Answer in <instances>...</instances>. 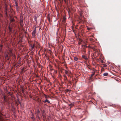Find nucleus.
I'll return each mask as SVG.
<instances>
[{"label": "nucleus", "instance_id": "nucleus-1", "mask_svg": "<svg viewBox=\"0 0 121 121\" xmlns=\"http://www.w3.org/2000/svg\"><path fill=\"white\" fill-rule=\"evenodd\" d=\"M36 28H35V29L32 32V35L33 37H35L36 35Z\"/></svg>", "mask_w": 121, "mask_h": 121}, {"label": "nucleus", "instance_id": "nucleus-2", "mask_svg": "<svg viewBox=\"0 0 121 121\" xmlns=\"http://www.w3.org/2000/svg\"><path fill=\"white\" fill-rule=\"evenodd\" d=\"M14 19L13 18H11L10 19V22L11 23L12 25V26H13V24L15 22L14 21Z\"/></svg>", "mask_w": 121, "mask_h": 121}, {"label": "nucleus", "instance_id": "nucleus-3", "mask_svg": "<svg viewBox=\"0 0 121 121\" xmlns=\"http://www.w3.org/2000/svg\"><path fill=\"white\" fill-rule=\"evenodd\" d=\"M4 95L3 96V98L4 99V101L6 102H8V100L7 99V97L5 96V95H4Z\"/></svg>", "mask_w": 121, "mask_h": 121}, {"label": "nucleus", "instance_id": "nucleus-4", "mask_svg": "<svg viewBox=\"0 0 121 121\" xmlns=\"http://www.w3.org/2000/svg\"><path fill=\"white\" fill-rule=\"evenodd\" d=\"M43 102L44 103L47 102L49 103H50V101L47 99H46L45 100H43Z\"/></svg>", "mask_w": 121, "mask_h": 121}, {"label": "nucleus", "instance_id": "nucleus-5", "mask_svg": "<svg viewBox=\"0 0 121 121\" xmlns=\"http://www.w3.org/2000/svg\"><path fill=\"white\" fill-rule=\"evenodd\" d=\"M82 57L83 58L86 60L88 59L87 58L85 55L82 56Z\"/></svg>", "mask_w": 121, "mask_h": 121}, {"label": "nucleus", "instance_id": "nucleus-6", "mask_svg": "<svg viewBox=\"0 0 121 121\" xmlns=\"http://www.w3.org/2000/svg\"><path fill=\"white\" fill-rule=\"evenodd\" d=\"M69 105L70 107V108H71L74 106V104L73 103H71V104H69Z\"/></svg>", "mask_w": 121, "mask_h": 121}, {"label": "nucleus", "instance_id": "nucleus-7", "mask_svg": "<svg viewBox=\"0 0 121 121\" xmlns=\"http://www.w3.org/2000/svg\"><path fill=\"white\" fill-rule=\"evenodd\" d=\"M108 75V73H105L103 74V75L105 76H107Z\"/></svg>", "mask_w": 121, "mask_h": 121}, {"label": "nucleus", "instance_id": "nucleus-8", "mask_svg": "<svg viewBox=\"0 0 121 121\" xmlns=\"http://www.w3.org/2000/svg\"><path fill=\"white\" fill-rule=\"evenodd\" d=\"M23 23V20H20V25L22 26H23V25H22Z\"/></svg>", "mask_w": 121, "mask_h": 121}, {"label": "nucleus", "instance_id": "nucleus-9", "mask_svg": "<svg viewBox=\"0 0 121 121\" xmlns=\"http://www.w3.org/2000/svg\"><path fill=\"white\" fill-rule=\"evenodd\" d=\"M31 118L34 121L35 120V118L34 117V115H32V117H31Z\"/></svg>", "mask_w": 121, "mask_h": 121}, {"label": "nucleus", "instance_id": "nucleus-10", "mask_svg": "<svg viewBox=\"0 0 121 121\" xmlns=\"http://www.w3.org/2000/svg\"><path fill=\"white\" fill-rule=\"evenodd\" d=\"M74 60L75 61H77L78 60V58L76 57H74Z\"/></svg>", "mask_w": 121, "mask_h": 121}, {"label": "nucleus", "instance_id": "nucleus-11", "mask_svg": "<svg viewBox=\"0 0 121 121\" xmlns=\"http://www.w3.org/2000/svg\"><path fill=\"white\" fill-rule=\"evenodd\" d=\"M35 47L34 46H32L30 48L31 50H32L34 49Z\"/></svg>", "mask_w": 121, "mask_h": 121}, {"label": "nucleus", "instance_id": "nucleus-12", "mask_svg": "<svg viewBox=\"0 0 121 121\" xmlns=\"http://www.w3.org/2000/svg\"><path fill=\"white\" fill-rule=\"evenodd\" d=\"M39 112H40L39 111V110H38L36 113V115H39Z\"/></svg>", "mask_w": 121, "mask_h": 121}, {"label": "nucleus", "instance_id": "nucleus-13", "mask_svg": "<svg viewBox=\"0 0 121 121\" xmlns=\"http://www.w3.org/2000/svg\"><path fill=\"white\" fill-rule=\"evenodd\" d=\"M9 31L11 32V31L12 29L10 27H9Z\"/></svg>", "mask_w": 121, "mask_h": 121}, {"label": "nucleus", "instance_id": "nucleus-14", "mask_svg": "<svg viewBox=\"0 0 121 121\" xmlns=\"http://www.w3.org/2000/svg\"><path fill=\"white\" fill-rule=\"evenodd\" d=\"M65 17H64L63 20V22H64V23L65 22Z\"/></svg>", "mask_w": 121, "mask_h": 121}, {"label": "nucleus", "instance_id": "nucleus-15", "mask_svg": "<svg viewBox=\"0 0 121 121\" xmlns=\"http://www.w3.org/2000/svg\"><path fill=\"white\" fill-rule=\"evenodd\" d=\"M64 80L65 81H67L68 80L67 79V77H66L65 78H64Z\"/></svg>", "mask_w": 121, "mask_h": 121}, {"label": "nucleus", "instance_id": "nucleus-16", "mask_svg": "<svg viewBox=\"0 0 121 121\" xmlns=\"http://www.w3.org/2000/svg\"><path fill=\"white\" fill-rule=\"evenodd\" d=\"M37 117L38 118L39 120L40 119V118L39 117V115H36Z\"/></svg>", "mask_w": 121, "mask_h": 121}, {"label": "nucleus", "instance_id": "nucleus-17", "mask_svg": "<svg viewBox=\"0 0 121 121\" xmlns=\"http://www.w3.org/2000/svg\"><path fill=\"white\" fill-rule=\"evenodd\" d=\"M65 73L66 74H68V72L66 70H65Z\"/></svg>", "mask_w": 121, "mask_h": 121}, {"label": "nucleus", "instance_id": "nucleus-18", "mask_svg": "<svg viewBox=\"0 0 121 121\" xmlns=\"http://www.w3.org/2000/svg\"><path fill=\"white\" fill-rule=\"evenodd\" d=\"M67 81L68 82V84H71V82L69 80H68Z\"/></svg>", "mask_w": 121, "mask_h": 121}, {"label": "nucleus", "instance_id": "nucleus-19", "mask_svg": "<svg viewBox=\"0 0 121 121\" xmlns=\"http://www.w3.org/2000/svg\"><path fill=\"white\" fill-rule=\"evenodd\" d=\"M43 118H46L45 116L44 115H43Z\"/></svg>", "mask_w": 121, "mask_h": 121}, {"label": "nucleus", "instance_id": "nucleus-20", "mask_svg": "<svg viewBox=\"0 0 121 121\" xmlns=\"http://www.w3.org/2000/svg\"><path fill=\"white\" fill-rule=\"evenodd\" d=\"M8 55H6L5 56V58H8Z\"/></svg>", "mask_w": 121, "mask_h": 121}, {"label": "nucleus", "instance_id": "nucleus-21", "mask_svg": "<svg viewBox=\"0 0 121 121\" xmlns=\"http://www.w3.org/2000/svg\"><path fill=\"white\" fill-rule=\"evenodd\" d=\"M87 29L88 30H90L91 29V28H87Z\"/></svg>", "mask_w": 121, "mask_h": 121}, {"label": "nucleus", "instance_id": "nucleus-22", "mask_svg": "<svg viewBox=\"0 0 121 121\" xmlns=\"http://www.w3.org/2000/svg\"><path fill=\"white\" fill-rule=\"evenodd\" d=\"M82 46H84V45H82ZM84 47L85 48H86L87 47H88V46H87L85 45H84Z\"/></svg>", "mask_w": 121, "mask_h": 121}, {"label": "nucleus", "instance_id": "nucleus-23", "mask_svg": "<svg viewBox=\"0 0 121 121\" xmlns=\"http://www.w3.org/2000/svg\"><path fill=\"white\" fill-rule=\"evenodd\" d=\"M7 60H9V57H8L6 58Z\"/></svg>", "mask_w": 121, "mask_h": 121}, {"label": "nucleus", "instance_id": "nucleus-24", "mask_svg": "<svg viewBox=\"0 0 121 121\" xmlns=\"http://www.w3.org/2000/svg\"><path fill=\"white\" fill-rule=\"evenodd\" d=\"M91 46H88L87 48H91Z\"/></svg>", "mask_w": 121, "mask_h": 121}, {"label": "nucleus", "instance_id": "nucleus-25", "mask_svg": "<svg viewBox=\"0 0 121 121\" xmlns=\"http://www.w3.org/2000/svg\"><path fill=\"white\" fill-rule=\"evenodd\" d=\"M91 48L93 49H94V47L92 46H91Z\"/></svg>", "mask_w": 121, "mask_h": 121}, {"label": "nucleus", "instance_id": "nucleus-26", "mask_svg": "<svg viewBox=\"0 0 121 121\" xmlns=\"http://www.w3.org/2000/svg\"><path fill=\"white\" fill-rule=\"evenodd\" d=\"M33 46V45L32 44H30V47H31V46Z\"/></svg>", "mask_w": 121, "mask_h": 121}, {"label": "nucleus", "instance_id": "nucleus-27", "mask_svg": "<svg viewBox=\"0 0 121 121\" xmlns=\"http://www.w3.org/2000/svg\"><path fill=\"white\" fill-rule=\"evenodd\" d=\"M63 76H64V77L65 78H66V76H65V75H64Z\"/></svg>", "mask_w": 121, "mask_h": 121}, {"label": "nucleus", "instance_id": "nucleus-28", "mask_svg": "<svg viewBox=\"0 0 121 121\" xmlns=\"http://www.w3.org/2000/svg\"><path fill=\"white\" fill-rule=\"evenodd\" d=\"M35 43H34V44H33V46H34V47H35Z\"/></svg>", "mask_w": 121, "mask_h": 121}, {"label": "nucleus", "instance_id": "nucleus-29", "mask_svg": "<svg viewBox=\"0 0 121 121\" xmlns=\"http://www.w3.org/2000/svg\"><path fill=\"white\" fill-rule=\"evenodd\" d=\"M3 47V45H2H2H0V47H1V48H2Z\"/></svg>", "mask_w": 121, "mask_h": 121}, {"label": "nucleus", "instance_id": "nucleus-30", "mask_svg": "<svg viewBox=\"0 0 121 121\" xmlns=\"http://www.w3.org/2000/svg\"><path fill=\"white\" fill-rule=\"evenodd\" d=\"M4 95H5V94H4V93H3V94H2V95H3V96H4Z\"/></svg>", "mask_w": 121, "mask_h": 121}, {"label": "nucleus", "instance_id": "nucleus-31", "mask_svg": "<svg viewBox=\"0 0 121 121\" xmlns=\"http://www.w3.org/2000/svg\"><path fill=\"white\" fill-rule=\"evenodd\" d=\"M5 10H7V8H5Z\"/></svg>", "mask_w": 121, "mask_h": 121}, {"label": "nucleus", "instance_id": "nucleus-32", "mask_svg": "<svg viewBox=\"0 0 121 121\" xmlns=\"http://www.w3.org/2000/svg\"><path fill=\"white\" fill-rule=\"evenodd\" d=\"M107 66V65H106L105 64L104 65V66L105 67H106V66Z\"/></svg>", "mask_w": 121, "mask_h": 121}, {"label": "nucleus", "instance_id": "nucleus-33", "mask_svg": "<svg viewBox=\"0 0 121 121\" xmlns=\"http://www.w3.org/2000/svg\"><path fill=\"white\" fill-rule=\"evenodd\" d=\"M37 19V18H35V21H36V20Z\"/></svg>", "mask_w": 121, "mask_h": 121}, {"label": "nucleus", "instance_id": "nucleus-34", "mask_svg": "<svg viewBox=\"0 0 121 121\" xmlns=\"http://www.w3.org/2000/svg\"><path fill=\"white\" fill-rule=\"evenodd\" d=\"M40 104H43V103H42V102H40Z\"/></svg>", "mask_w": 121, "mask_h": 121}, {"label": "nucleus", "instance_id": "nucleus-35", "mask_svg": "<svg viewBox=\"0 0 121 121\" xmlns=\"http://www.w3.org/2000/svg\"><path fill=\"white\" fill-rule=\"evenodd\" d=\"M84 52H85V49H84Z\"/></svg>", "mask_w": 121, "mask_h": 121}, {"label": "nucleus", "instance_id": "nucleus-36", "mask_svg": "<svg viewBox=\"0 0 121 121\" xmlns=\"http://www.w3.org/2000/svg\"><path fill=\"white\" fill-rule=\"evenodd\" d=\"M25 34H26L27 33V32H25Z\"/></svg>", "mask_w": 121, "mask_h": 121}, {"label": "nucleus", "instance_id": "nucleus-37", "mask_svg": "<svg viewBox=\"0 0 121 121\" xmlns=\"http://www.w3.org/2000/svg\"><path fill=\"white\" fill-rule=\"evenodd\" d=\"M90 40H91L92 39L90 38Z\"/></svg>", "mask_w": 121, "mask_h": 121}, {"label": "nucleus", "instance_id": "nucleus-38", "mask_svg": "<svg viewBox=\"0 0 121 121\" xmlns=\"http://www.w3.org/2000/svg\"><path fill=\"white\" fill-rule=\"evenodd\" d=\"M36 77H38V76H37H37H36Z\"/></svg>", "mask_w": 121, "mask_h": 121}, {"label": "nucleus", "instance_id": "nucleus-39", "mask_svg": "<svg viewBox=\"0 0 121 121\" xmlns=\"http://www.w3.org/2000/svg\"><path fill=\"white\" fill-rule=\"evenodd\" d=\"M68 90V91H69V90Z\"/></svg>", "mask_w": 121, "mask_h": 121}, {"label": "nucleus", "instance_id": "nucleus-40", "mask_svg": "<svg viewBox=\"0 0 121 121\" xmlns=\"http://www.w3.org/2000/svg\"><path fill=\"white\" fill-rule=\"evenodd\" d=\"M116 81H118V80H116Z\"/></svg>", "mask_w": 121, "mask_h": 121}, {"label": "nucleus", "instance_id": "nucleus-41", "mask_svg": "<svg viewBox=\"0 0 121 121\" xmlns=\"http://www.w3.org/2000/svg\"><path fill=\"white\" fill-rule=\"evenodd\" d=\"M23 92V91H22V92Z\"/></svg>", "mask_w": 121, "mask_h": 121}]
</instances>
